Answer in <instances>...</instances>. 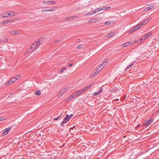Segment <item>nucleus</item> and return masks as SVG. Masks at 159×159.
I'll use <instances>...</instances> for the list:
<instances>
[{"instance_id": "1", "label": "nucleus", "mask_w": 159, "mask_h": 159, "mask_svg": "<svg viewBox=\"0 0 159 159\" xmlns=\"http://www.w3.org/2000/svg\"><path fill=\"white\" fill-rule=\"evenodd\" d=\"M43 39V37H41L37 42L33 43L31 46V49L32 50V51H34L39 48L40 43L42 42Z\"/></svg>"}, {"instance_id": "2", "label": "nucleus", "mask_w": 159, "mask_h": 159, "mask_svg": "<svg viewBox=\"0 0 159 159\" xmlns=\"http://www.w3.org/2000/svg\"><path fill=\"white\" fill-rule=\"evenodd\" d=\"M70 119V117H69V115H66L63 121L61 123L60 125L63 127H65L66 125L65 124Z\"/></svg>"}, {"instance_id": "3", "label": "nucleus", "mask_w": 159, "mask_h": 159, "mask_svg": "<svg viewBox=\"0 0 159 159\" xmlns=\"http://www.w3.org/2000/svg\"><path fill=\"white\" fill-rule=\"evenodd\" d=\"M153 120L150 118L149 120H146L143 123V125L146 127H148L153 122Z\"/></svg>"}, {"instance_id": "4", "label": "nucleus", "mask_w": 159, "mask_h": 159, "mask_svg": "<svg viewBox=\"0 0 159 159\" xmlns=\"http://www.w3.org/2000/svg\"><path fill=\"white\" fill-rule=\"evenodd\" d=\"M133 42L131 41L129 42H128L124 44H123L121 46L122 47H125L126 46H129L132 44L133 43Z\"/></svg>"}, {"instance_id": "5", "label": "nucleus", "mask_w": 159, "mask_h": 159, "mask_svg": "<svg viewBox=\"0 0 159 159\" xmlns=\"http://www.w3.org/2000/svg\"><path fill=\"white\" fill-rule=\"evenodd\" d=\"M67 90V88H65L64 89L62 90L60 92V93L57 94V97H60L61 95L64 94L66 92Z\"/></svg>"}, {"instance_id": "6", "label": "nucleus", "mask_w": 159, "mask_h": 159, "mask_svg": "<svg viewBox=\"0 0 159 159\" xmlns=\"http://www.w3.org/2000/svg\"><path fill=\"white\" fill-rule=\"evenodd\" d=\"M102 70V68H100L99 67L95 71L93 74V76H96L98 73L101 70Z\"/></svg>"}, {"instance_id": "7", "label": "nucleus", "mask_w": 159, "mask_h": 159, "mask_svg": "<svg viewBox=\"0 0 159 159\" xmlns=\"http://www.w3.org/2000/svg\"><path fill=\"white\" fill-rule=\"evenodd\" d=\"M11 129L10 127H9L8 128L5 129L3 130V135H5L7 134L10 130Z\"/></svg>"}, {"instance_id": "8", "label": "nucleus", "mask_w": 159, "mask_h": 159, "mask_svg": "<svg viewBox=\"0 0 159 159\" xmlns=\"http://www.w3.org/2000/svg\"><path fill=\"white\" fill-rule=\"evenodd\" d=\"M102 90H103V89H102V87H101L100 88V90H99V91L98 92H96L93 93V96H96V95H98V94L102 92Z\"/></svg>"}, {"instance_id": "9", "label": "nucleus", "mask_w": 159, "mask_h": 159, "mask_svg": "<svg viewBox=\"0 0 159 159\" xmlns=\"http://www.w3.org/2000/svg\"><path fill=\"white\" fill-rule=\"evenodd\" d=\"M78 17L75 16H73L69 17H66L65 18L66 20H73L75 18H77Z\"/></svg>"}, {"instance_id": "10", "label": "nucleus", "mask_w": 159, "mask_h": 159, "mask_svg": "<svg viewBox=\"0 0 159 159\" xmlns=\"http://www.w3.org/2000/svg\"><path fill=\"white\" fill-rule=\"evenodd\" d=\"M93 22H96L98 21L102 20V18L100 17H98L96 18H94L92 19Z\"/></svg>"}, {"instance_id": "11", "label": "nucleus", "mask_w": 159, "mask_h": 159, "mask_svg": "<svg viewBox=\"0 0 159 159\" xmlns=\"http://www.w3.org/2000/svg\"><path fill=\"white\" fill-rule=\"evenodd\" d=\"M43 3L46 4H54L56 2L54 1H44L43 2Z\"/></svg>"}, {"instance_id": "12", "label": "nucleus", "mask_w": 159, "mask_h": 159, "mask_svg": "<svg viewBox=\"0 0 159 159\" xmlns=\"http://www.w3.org/2000/svg\"><path fill=\"white\" fill-rule=\"evenodd\" d=\"M94 84V83H92V84H89L88 85L87 87L85 88H83V89L84 90V91H87L88 89H89L90 87H91Z\"/></svg>"}, {"instance_id": "13", "label": "nucleus", "mask_w": 159, "mask_h": 159, "mask_svg": "<svg viewBox=\"0 0 159 159\" xmlns=\"http://www.w3.org/2000/svg\"><path fill=\"white\" fill-rule=\"evenodd\" d=\"M83 91H84V90L82 89L75 92L77 96H79L83 93Z\"/></svg>"}, {"instance_id": "14", "label": "nucleus", "mask_w": 159, "mask_h": 159, "mask_svg": "<svg viewBox=\"0 0 159 159\" xmlns=\"http://www.w3.org/2000/svg\"><path fill=\"white\" fill-rule=\"evenodd\" d=\"M54 10V8H50L48 9H44L42 10V12H44L45 11H53Z\"/></svg>"}, {"instance_id": "15", "label": "nucleus", "mask_w": 159, "mask_h": 159, "mask_svg": "<svg viewBox=\"0 0 159 159\" xmlns=\"http://www.w3.org/2000/svg\"><path fill=\"white\" fill-rule=\"evenodd\" d=\"M70 96L72 99L75 98L76 96H78L76 92H75L73 94L70 95Z\"/></svg>"}, {"instance_id": "16", "label": "nucleus", "mask_w": 159, "mask_h": 159, "mask_svg": "<svg viewBox=\"0 0 159 159\" xmlns=\"http://www.w3.org/2000/svg\"><path fill=\"white\" fill-rule=\"evenodd\" d=\"M153 7V6H150L149 7H146L145 8L144 11H147L150 10Z\"/></svg>"}, {"instance_id": "17", "label": "nucleus", "mask_w": 159, "mask_h": 159, "mask_svg": "<svg viewBox=\"0 0 159 159\" xmlns=\"http://www.w3.org/2000/svg\"><path fill=\"white\" fill-rule=\"evenodd\" d=\"M14 20H4L3 21V23H4L5 24L8 23H11L12 21H14Z\"/></svg>"}, {"instance_id": "18", "label": "nucleus", "mask_w": 159, "mask_h": 159, "mask_svg": "<svg viewBox=\"0 0 159 159\" xmlns=\"http://www.w3.org/2000/svg\"><path fill=\"white\" fill-rule=\"evenodd\" d=\"M136 30H137L136 28L135 27H134L132 30H131L129 31L128 33L129 34H130L136 31Z\"/></svg>"}, {"instance_id": "19", "label": "nucleus", "mask_w": 159, "mask_h": 159, "mask_svg": "<svg viewBox=\"0 0 159 159\" xmlns=\"http://www.w3.org/2000/svg\"><path fill=\"white\" fill-rule=\"evenodd\" d=\"M10 33H11L13 35L18 34L20 33L18 31H12L10 32Z\"/></svg>"}, {"instance_id": "20", "label": "nucleus", "mask_w": 159, "mask_h": 159, "mask_svg": "<svg viewBox=\"0 0 159 159\" xmlns=\"http://www.w3.org/2000/svg\"><path fill=\"white\" fill-rule=\"evenodd\" d=\"M2 16L3 17H8L9 16L7 13H5L4 14H1Z\"/></svg>"}, {"instance_id": "21", "label": "nucleus", "mask_w": 159, "mask_h": 159, "mask_svg": "<svg viewBox=\"0 0 159 159\" xmlns=\"http://www.w3.org/2000/svg\"><path fill=\"white\" fill-rule=\"evenodd\" d=\"M8 39L6 38H3L1 40H0V42H6Z\"/></svg>"}, {"instance_id": "22", "label": "nucleus", "mask_w": 159, "mask_h": 159, "mask_svg": "<svg viewBox=\"0 0 159 159\" xmlns=\"http://www.w3.org/2000/svg\"><path fill=\"white\" fill-rule=\"evenodd\" d=\"M17 15V13H14L13 12H11V13H8V15L9 16H15Z\"/></svg>"}, {"instance_id": "23", "label": "nucleus", "mask_w": 159, "mask_h": 159, "mask_svg": "<svg viewBox=\"0 0 159 159\" xmlns=\"http://www.w3.org/2000/svg\"><path fill=\"white\" fill-rule=\"evenodd\" d=\"M146 20H145L143 21L141 23L139 24L140 25H141V26L148 23V21H146Z\"/></svg>"}, {"instance_id": "24", "label": "nucleus", "mask_w": 159, "mask_h": 159, "mask_svg": "<svg viewBox=\"0 0 159 159\" xmlns=\"http://www.w3.org/2000/svg\"><path fill=\"white\" fill-rule=\"evenodd\" d=\"M13 82L11 80V79L7 83H6V85H9V84H12V83H13Z\"/></svg>"}, {"instance_id": "25", "label": "nucleus", "mask_w": 159, "mask_h": 159, "mask_svg": "<svg viewBox=\"0 0 159 159\" xmlns=\"http://www.w3.org/2000/svg\"><path fill=\"white\" fill-rule=\"evenodd\" d=\"M41 94V92L39 90H38V91H36L35 92V94L36 95H39Z\"/></svg>"}, {"instance_id": "26", "label": "nucleus", "mask_w": 159, "mask_h": 159, "mask_svg": "<svg viewBox=\"0 0 159 159\" xmlns=\"http://www.w3.org/2000/svg\"><path fill=\"white\" fill-rule=\"evenodd\" d=\"M106 64V62H103L101 64V65L99 67L100 68H101V66H102V69H103L104 66H105Z\"/></svg>"}, {"instance_id": "27", "label": "nucleus", "mask_w": 159, "mask_h": 159, "mask_svg": "<svg viewBox=\"0 0 159 159\" xmlns=\"http://www.w3.org/2000/svg\"><path fill=\"white\" fill-rule=\"evenodd\" d=\"M152 34V33L150 32L146 34L145 36H146V38H147L149 37Z\"/></svg>"}, {"instance_id": "28", "label": "nucleus", "mask_w": 159, "mask_h": 159, "mask_svg": "<svg viewBox=\"0 0 159 159\" xmlns=\"http://www.w3.org/2000/svg\"><path fill=\"white\" fill-rule=\"evenodd\" d=\"M133 66V64H131L130 65H129L126 68L125 70L127 71L129 67H131Z\"/></svg>"}, {"instance_id": "29", "label": "nucleus", "mask_w": 159, "mask_h": 159, "mask_svg": "<svg viewBox=\"0 0 159 159\" xmlns=\"http://www.w3.org/2000/svg\"><path fill=\"white\" fill-rule=\"evenodd\" d=\"M141 27V25H140L139 24V25H137V26H136V27H135L136 28V30H138L139 29H140Z\"/></svg>"}, {"instance_id": "30", "label": "nucleus", "mask_w": 159, "mask_h": 159, "mask_svg": "<svg viewBox=\"0 0 159 159\" xmlns=\"http://www.w3.org/2000/svg\"><path fill=\"white\" fill-rule=\"evenodd\" d=\"M33 51H32V50L31 49V48H30L28 49L27 50V52L28 53H31Z\"/></svg>"}, {"instance_id": "31", "label": "nucleus", "mask_w": 159, "mask_h": 159, "mask_svg": "<svg viewBox=\"0 0 159 159\" xmlns=\"http://www.w3.org/2000/svg\"><path fill=\"white\" fill-rule=\"evenodd\" d=\"M94 13H93V12L92 11H91L86 14V15H92L94 14Z\"/></svg>"}, {"instance_id": "32", "label": "nucleus", "mask_w": 159, "mask_h": 159, "mask_svg": "<svg viewBox=\"0 0 159 159\" xmlns=\"http://www.w3.org/2000/svg\"><path fill=\"white\" fill-rule=\"evenodd\" d=\"M21 77V75H20L18 76H16L15 78H16V80H18Z\"/></svg>"}, {"instance_id": "33", "label": "nucleus", "mask_w": 159, "mask_h": 159, "mask_svg": "<svg viewBox=\"0 0 159 159\" xmlns=\"http://www.w3.org/2000/svg\"><path fill=\"white\" fill-rule=\"evenodd\" d=\"M72 99L70 97V95L68 97H67V98H66V101H69L70 100Z\"/></svg>"}, {"instance_id": "34", "label": "nucleus", "mask_w": 159, "mask_h": 159, "mask_svg": "<svg viewBox=\"0 0 159 159\" xmlns=\"http://www.w3.org/2000/svg\"><path fill=\"white\" fill-rule=\"evenodd\" d=\"M111 8V7H106L103 8V10H107Z\"/></svg>"}, {"instance_id": "35", "label": "nucleus", "mask_w": 159, "mask_h": 159, "mask_svg": "<svg viewBox=\"0 0 159 159\" xmlns=\"http://www.w3.org/2000/svg\"><path fill=\"white\" fill-rule=\"evenodd\" d=\"M114 35V34L112 33H111L109 34L108 36L109 37H111L112 36Z\"/></svg>"}, {"instance_id": "36", "label": "nucleus", "mask_w": 159, "mask_h": 159, "mask_svg": "<svg viewBox=\"0 0 159 159\" xmlns=\"http://www.w3.org/2000/svg\"><path fill=\"white\" fill-rule=\"evenodd\" d=\"M146 38V36H143L139 40L140 41L142 40H144Z\"/></svg>"}, {"instance_id": "37", "label": "nucleus", "mask_w": 159, "mask_h": 159, "mask_svg": "<svg viewBox=\"0 0 159 159\" xmlns=\"http://www.w3.org/2000/svg\"><path fill=\"white\" fill-rule=\"evenodd\" d=\"M111 22L110 21H107L105 22L104 24L105 25H110L111 24Z\"/></svg>"}, {"instance_id": "38", "label": "nucleus", "mask_w": 159, "mask_h": 159, "mask_svg": "<svg viewBox=\"0 0 159 159\" xmlns=\"http://www.w3.org/2000/svg\"><path fill=\"white\" fill-rule=\"evenodd\" d=\"M66 69V68H64L62 69H61V70H60L59 72H64V70Z\"/></svg>"}, {"instance_id": "39", "label": "nucleus", "mask_w": 159, "mask_h": 159, "mask_svg": "<svg viewBox=\"0 0 159 159\" xmlns=\"http://www.w3.org/2000/svg\"><path fill=\"white\" fill-rule=\"evenodd\" d=\"M83 47V45H79L78 46H77V48L78 49H80L82 48Z\"/></svg>"}, {"instance_id": "40", "label": "nucleus", "mask_w": 159, "mask_h": 159, "mask_svg": "<svg viewBox=\"0 0 159 159\" xmlns=\"http://www.w3.org/2000/svg\"><path fill=\"white\" fill-rule=\"evenodd\" d=\"M11 79V80L13 82V83L14 82H15L16 81V78H15V77H13Z\"/></svg>"}, {"instance_id": "41", "label": "nucleus", "mask_w": 159, "mask_h": 159, "mask_svg": "<svg viewBox=\"0 0 159 159\" xmlns=\"http://www.w3.org/2000/svg\"><path fill=\"white\" fill-rule=\"evenodd\" d=\"M6 119L4 117H2L0 118V121L3 120H4Z\"/></svg>"}, {"instance_id": "42", "label": "nucleus", "mask_w": 159, "mask_h": 159, "mask_svg": "<svg viewBox=\"0 0 159 159\" xmlns=\"http://www.w3.org/2000/svg\"><path fill=\"white\" fill-rule=\"evenodd\" d=\"M61 116V115H60V116H59L57 117L56 118H54V120H58V119Z\"/></svg>"}, {"instance_id": "43", "label": "nucleus", "mask_w": 159, "mask_h": 159, "mask_svg": "<svg viewBox=\"0 0 159 159\" xmlns=\"http://www.w3.org/2000/svg\"><path fill=\"white\" fill-rule=\"evenodd\" d=\"M93 22V20H92V19L90 20H89L88 21V23H92Z\"/></svg>"}, {"instance_id": "44", "label": "nucleus", "mask_w": 159, "mask_h": 159, "mask_svg": "<svg viewBox=\"0 0 159 159\" xmlns=\"http://www.w3.org/2000/svg\"><path fill=\"white\" fill-rule=\"evenodd\" d=\"M134 43H140V41L139 40H138V41L137 40H134Z\"/></svg>"}, {"instance_id": "45", "label": "nucleus", "mask_w": 159, "mask_h": 159, "mask_svg": "<svg viewBox=\"0 0 159 159\" xmlns=\"http://www.w3.org/2000/svg\"><path fill=\"white\" fill-rule=\"evenodd\" d=\"M136 62H137V61H133L131 64H133V66L135 63H136L137 64V63Z\"/></svg>"}, {"instance_id": "46", "label": "nucleus", "mask_w": 159, "mask_h": 159, "mask_svg": "<svg viewBox=\"0 0 159 159\" xmlns=\"http://www.w3.org/2000/svg\"><path fill=\"white\" fill-rule=\"evenodd\" d=\"M152 17H150L149 18H148V19H147V20H146V21H148H148H150L151 19H152Z\"/></svg>"}, {"instance_id": "47", "label": "nucleus", "mask_w": 159, "mask_h": 159, "mask_svg": "<svg viewBox=\"0 0 159 159\" xmlns=\"http://www.w3.org/2000/svg\"><path fill=\"white\" fill-rule=\"evenodd\" d=\"M103 8H99V9H98V10H97L98 12L103 10Z\"/></svg>"}, {"instance_id": "48", "label": "nucleus", "mask_w": 159, "mask_h": 159, "mask_svg": "<svg viewBox=\"0 0 159 159\" xmlns=\"http://www.w3.org/2000/svg\"><path fill=\"white\" fill-rule=\"evenodd\" d=\"M97 10L98 9H95L94 10V11H93V13H96L97 12H98V11H97Z\"/></svg>"}, {"instance_id": "49", "label": "nucleus", "mask_w": 159, "mask_h": 159, "mask_svg": "<svg viewBox=\"0 0 159 159\" xmlns=\"http://www.w3.org/2000/svg\"><path fill=\"white\" fill-rule=\"evenodd\" d=\"M61 41V40H56L55 41V42H60Z\"/></svg>"}, {"instance_id": "50", "label": "nucleus", "mask_w": 159, "mask_h": 159, "mask_svg": "<svg viewBox=\"0 0 159 159\" xmlns=\"http://www.w3.org/2000/svg\"><path fill=\"white\" fill-rule=\"evenodd\" d=\"M12 94H13V93H11L9 94V97H11L12 95Z\"/></svg>"}, {"instance_id": "51", "label": "nucleus", "mask_w": 159, "mask_h": 159, "mask_svg": "<svg viewBox=\"0 0 159 159\" xmlns=\"http://www.w3.org/2000/svg\"><path fill=\"white\" fill-rule=\"evenodd\" d=\"M73 65V64L72 63V64H70L69 65V66H72V65Z\"/></svg>"}, {"instance_id": "52", "label": "nucleus", "mask_w": 159, "mask_h": 159, "mask_svg": "<svg viewBox=\"0 0 159 159\" xmlns=\"http://www.w3.org/2000/svg\"><path fill=\"white\" fill-rule=\"evenodd\" d=\"M140 126V125L138 124L137 125V126L136 127L137 128L139 127Z\"/></svg>"}, {"instance_id": "53", "label": "nucleus", "mask_w": 159, "mask_h": 159, "mask_svg": "<svg viewBox=\"0 0 159 159\" xmlns=\"http://www.w3.org/2000/svg\"><path fill=\"white\" fill-rule=\"evenodd\" d=\"M73 116V114H71L70 116H69V117H70V118H71Z\"/></svg>"}, {"instance_id": "54", "label": "nucleus", "mask_w": 159, "mask_h": 159, "mask_svg": "<svg viewBox=\"0 0 159 159\" xmlns=\"http://www.w3.org/2000/svg\"><path fill=\"white\" fill-rule=\"evenodd\" d=\"M73 127H75V125Z\"/></svg>"}]
</instances>
